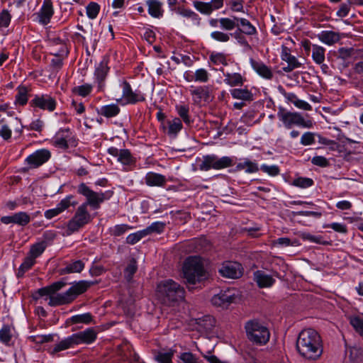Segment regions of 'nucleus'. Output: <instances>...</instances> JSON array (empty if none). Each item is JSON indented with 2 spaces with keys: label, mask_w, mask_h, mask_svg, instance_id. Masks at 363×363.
Masks as SVG:
<instances>
[{
  "label": "nucleus",
  "mask_w": 363,
  "mask_h": 363,
  "mask_svg": "<svg viewBox=\"0 0 363 363\" xmlns=\"http://www.w3.org/2000/svg\"><path fill=\"white\" fill-rule=\"evenodd\" d=\"M67 285L64 280H60L45 287L40 288L37 293L40 296H48L50 306H58L72 303L78 296L84 293L91 286L87 281L75 282L65 292L57 294ZM48 299V298H46Z\"/></svg>",
  "instance_id": "nucleus-1"
},
{
  "label": "nucleus",
  "mask_w": 363,
  "mask_h": 363,
  "mask_svg": "<svg viewBox=\"0 0 363 363\" xmlns=\"http://www.w3.org/2000/svg\"><path fill=\"white\" fill-rule=\"evenodd\" d=\"M250 65L253 69L262 78L271 80L274 77V73L271 67L267 66L261 61H256L251 58L250 60Z\"/></svg>",
  "instance_id": "nucleus-22"
},
{
  "label": "nucleus",
  "mask_w": 363,
  "mask_h": 363,
  "mask_svg": "<svg viewBox=\"0 0 363 363\" xmlns=\"http://www.w3.org/2000/svg\"><path fill=\"white\" fill-rule=\"evenodd\" d=\"M92 321V315L90 313H86L80 315H73L71 318L72 323H85L89 324Z\"/></svg>",
  "instance_id": "nucleus-52"
},
{
  "label": "nucleus",
  "mask_w": 363,
  "mask_h": 363,
  "mask_svg": "<svg viewBox=\"0 0 363 363\" xmlns=\"http://www.w3.org/2000/svg\"><path fill=\"white\" fill-rule=\"evenodd\" d=\"M238 18L234 16L233 18H220V28L225 30H233L239 26L238 23Z\"/></svg>",
  "instance_id": "nucleus-47"
},
{
  "label": "nucleus",
  "mask_w": 363,
  "mask_h": 363,
  "mask_svg": "<svg viewBox=\"0 0 363 363\" xmlns=\"http://www.w3.org/2000/svg\"><path fill=\"white\" fill-rule=\"evenodd\" d=\"M30 222V217L26 212L21 211L14 213V223L25 226Z\"/></svg>",
  "instance_id": "nucleus-51"
},
{
  "label": "nucleus",
  "mask_w": 363,
  "mask_h": 363,
  "mask_svg": "<svg viewBox=\"0 0 363 363\" xmlns=\"http://www.w3.org/2000/svg\"><path fill=\"white\" fill-rule=\"evenodd\" d=\"M167 123L168 125L167 134L171 136L175 137L183 128L182 121L179 118L169 120Z\"/></svg>",
  "instance_id": "nucleus-36"
},
{
  "label": "nucleus",
  "mask_w": 363,
  "mask_h": 363,
  "mask_svg": "<svg viewBox=\"0 0 363 363\" xmlns=\"http://www.w3.org/2000/svg\"><path fill=\"white\" fill-rule=\"evenodd\" d=\"M210 60L216 65H223L225 66L228 65L225 55L221 52L211 53Z\"/></svg>",
  "instance_id": "nucleus-57"
},
{
  "label": "nucleus",
  "mask_w": 363,
  "mask_h": 363,
  "mask_svg": "<svg viewBox=\"0 0 363 363\" xmlns=\"http://www.w3.org/2000/svg\"><path fill=\"white\" fill-rule=\"evenodd\" d=\"M195 104H201V102L208 103L211 101V87L210 86H200L190 90Z\"/></svg>",
  "instance_id": "nucleus-16"
},
{
  "label": "nucleus",
  "mask_w": 363,
  "mask_h": 363,
  "mask_svg": "<svg viewBox=\"0 0 363 363\" xmlns=\"http://www.w3.org/2000/svg\"><path fill=\"white\" fill-rule=\"evenodd\" d=\"M120 112V108L116 104H110L104 106L99 111V114L106 117L111 118L117 116Z\"/></svg>",
  "instance_id": "nucleus-43"
},
{
  "label": "nucleus",
  "mask_w": 363,
  "mask_h": 363,
  "mask_svg": "<svg viewBox=\"0 0 363 363\" xmlns=\"http://www.w3.org/2000/svg\"><path fill=\"white\" fill-rule=\"evenodd\" d=\"M245 330L247 338L257 345H265L270 337L268 328L260 322L253 320L245 324Z\"/></svg>",
  "instance_id": "nucleus-6"
},
{
  "label": "nucleus",
  "mask_w": 363,
  "mask_h": 363,
  "mask_svg": "<svg viewBox=\"0 0 363 363\" xmlns=\"http://www.w3.org/2000/svg\"><path fill=\"white\" fill-rule=\"evenodd\" d=\"M121 86L123 89L122 98L125 104H135L145 101L144 94L140 90L133 91L127 81H123Z\"/></svg>",
  "instance_id": "nucleus-12"
},
{
  "label": "nucleus",
  "mask_w": 363,
  "mask_h": 363,
  "mask_svg": "<svg viewBox=\"0 0 363 363\" xmlns=\"http://www.w3.org/2000/svg\"><path fill=\"white\" fill-rule=\"evenodd\" d=\"M279 120L284 123L285 128L290 129L293 125L304 128L311 126V121H306L302 115L297 112L280 111L278 113Z\"/></svg>",
  "instance_id": "nucleus-9"
},
{
  "label": "nucleus",
  "mask_w": 363,
  "mask_h": 363,
  "mask_svg": "<svg viewBox=\"0 0 363 363\" xmlns=\"http://www.w3.org/2000/svg\"><path fill=\"white\" fill-rule=\"evenodd\" d=\"M175 108L181 121H183L186 125H189L192 121L189 116V106L187 105H177Z\"/></svg>",
  "instance_id": "nucleus-41"
},
{
  "label": "nucleus",
  "mask_w": 363,
  "mask_h": 363,
  "mask_svg": "<svg viewBox=\"0 0 363 363\" xmlns=\"http://www.w3.org/2000/svg\"><path fill=\"white\" fill-rule=\"evenodd\" d=\"M108 152L118 158V161L123 164L128 165L133 162V158L130 152L127 149L118 150L116 147H111L108 149Z\"/></svg>",
  "instance_id": "nucleus-23"
},
{
  "label": "nucleus",
  "mask_w": 363,
  "mask_h": 363,
  "mask_svg": "<svg viewBox=\"0 0 363 363\" xmlns=\"http://www.w3.org/2000/svg\"><path fill=\"white\" fill-rule=\"evenodd\" d=\"M77 204V201L74 200L73 196H67L60 201L56 208L47 210L45 212V217L47 219H52L68 209L71 206H75Z\"/></svg>",
  "instance_id": "nucleus-14"
},
{
  "label": "nucleus",
  "mask_w": 363,
  "mask_h": 363,
  "mask_svg": "<svg viewBox=\"0 0 363 363\" xmlns=\"http://www.w3.org/2000/svg\"><path fill=\"white\" fill-rule=\"evenodd\" d=\"M11 123L6 121L5 118L0 119V136L4 140H9L12 135Z\"/></svg>",
  "instance_id": "nucleus-42"
},
{
  "label": "nucleus",
  "mask_w": 363,
  "mask_h": 363,
  "mask_svg": "<svg viewBox=\"0 0 363 363\" xmlns=\"http://www.w3.org/2000/svg\"><path fill=\"white\" fill-rule=\"evenodd\" d=\"M12 338L11 328L9 325H4L0 330V341L6 345H9Z\"/></svg>",
  "instance_id": "nucleus-53"
},
{
  "label": "nucleus",
  "mask_w": 363,
  "mask_h": 363,
  "mask_svg": "<svg viewBox=\"0 0 363 363\" xmlns=\"http://www.w3.org/2000/svg\"><path fill=\"white\" fill-rule=\"evenodd\" d=\"M298 354L306 360L317 361L323 352V340L319 333L311 328L303 330L296 340Z\"/></svg>",
  "instance_id": "nucleus-2"
},
{
  "label": "nucleus",
  "mask_w": 363,
  "mask_h": 363,
  "mask_svg": "<svg viewBox=\"0 0 363 363\" xmlns=\"http://www.w3.org/2000/svg\"><path fill=\"white\" fill-rule=\"evenodd\" d=\"M165 227V223L163 222L157 221L152 223L150 226L147 227L149 231L150 235L156 233H161L164 231Z\"/></svg>",
  "instance_id": "nucleus-64"
},
{
  "label": "nucleus",
  "mask_w": 363,
  "mask_h": 363,
  "mask_svg": "<svg viewBox=\"0 0 363 363\" xmlns=\"http://www.w3.org/2000/svg\"><path fill=\"white\" fill-rule=\"evenodd\" d=\"M92 91V86L89 84H84L81 86H74L72 89L73 94L82 97H86L90 94Z\"/></svg>",
  "instance_id": "nucleus-50"
},
{
  "label": "nucleus",
  "mask_w": 363,
  "mask_h": 363,
  "mask_svg": "<svg viewBox=\"0 0 363 363\" xmlns=\"http://www.w3.org/2000/svg\"><path fill=\"white\" fill-rule=\"evenodd\" d=\"M347 320L359 335L363 333V318L357 315H351L347 316Z\"/></svg>",
  "instance_id": "nucleus-39"
},
{
  "label": "nucleus",
  "mask_w": 363,
  "mask_h": 363,
  "mask_svg": "<svg viewBox=\"0 0 363 363\" xmlns=\"http://www.w3.org/2000/svg\"><path fill=\"white\" fill-rule=\"evenodd\" d=\"M180 363H198V358L195 354L189 352H185L179 356Z\"/></svg>",
  "instance_id": "nucleus-58"
},
{
  "label": "nucleus",
  "mask_w": 363,
  "mask_h": 363,
  "mask_svg": "<svg viewBox=\"0 0 363 363\" xmlns=\"http://www.w3.org/2000/svg\"><path fill=\"white\" fill-rule=\"evenodd\" d=\"M54 14L52 0H44L40 11L36 13L38 22L42 25H48Z\"/></svg>",
  "instance_id": "nucleus-19"
},
{
  "label": "nucleus",
  "mask_w": 363,
  "mask_h": 363,
  "mask_svg": "<svg viewBox=\"0 0 363 363\" xmlns=\"http://www.w3.org/2000/svg\"><path fill=\"white\" fill-rule=\"evenodd\" d=\"M228 5L233 11L243 12L245 0H228Z\"/></svg>",
  "instance_id": "nucleus-61"
},
{
  "label": "nucleus",
  "mask_w": 363,
  "mask_h": 363,
  "mask_svg": "<svg viewBox=\"0 0 363 363\" xmlns=\"http://www.w3.org/2000/svg\"><path fill=\"white\" fill-rule=\"evenodd\" d=\"M209 79V74L205 69H199L194 73V81L202 83L207 82Z\"/></svg>",
  "instance_id": "nucleus-60"
},
{
  "label": "nucleus",
  "mask_w": 363,
  "mask_h": 363,
  "mask_svg": "<svg viewBox=\"0 0 363 363\" xmlns=\"http://www.w3.org/2000/svg\"><path fill=\"white\" fill-rule=\"evenodd\" d=\"M183 273L186 282L190 284H194L204 279L205 270L199 257H189L184 264Z\"/></svg>",
  "instance_id": "nucleus-5"
},
{
  "label": "nucleus",
  "mask_w": 363,
  "mask_h": 363,
  "mask_svg": "<svg viewBox=\"0 0 363 363\" xmlns=\"http://www.w3.org/2000/svg\"><path fill=\"white\" fill-rule=\"evenodd\" d=\"M193 4L195 9L203 14L210 15L213 13L209 2L195 1Z\"/></svg>",
  "instance_id": "nucleus-54"
},
{
  "label": "nucleus",
  "mask_w": 363,
  "mask_h": 363,
  "mask_svg": "<svg viewBox=\"0 0 363 363\" xmlns=\"http://www.w3.org/2000/svg\"><path fill=\"white\" fill-rule=\"evenodd\" d=\"M237 27L240 33H242L247 35H254L257 33L256 28L246 18H238Z\"/></svg>",
  "instance_id": "nucleus-31"
},
{
  "label": "nucleus",
  "mask_w": 363,
  "mask_h": 363,
  "mask_svg": "<svg viewBox=\"0 0 363 363\" xmlns=\"http://www.w3.org/2000/svg\"><path fill=\"white\" fill-rule=\"evenodd\" d=\"M325 49L318 45H312V58L318 65H322L325 61Z\"/></svg>",
  "instance_id": "nucleus-37"
},
{
  "label": "nucleus",
  "mask_w": 363,
  "mask_h": 363,
  "mask_svg": "<svg viewBox=\"0 0 363 363\" xmlns=\"http://www.w3.org/2000/svg\"><path fill=\"white\" fill-rule=\"evenodd\" d=\"M292 184L300 188H308L313 184V181L310 178L298 177L293 181Z\"/></svg>",
  "instance_id": "nucleus-59"
},
{
  "label": "nucleus",
  "mask_w": 363,
  "mask_h": 363,
  "mask_svg": "<svg viewBox=\"0 0 363 363\" xmlns=\"http://www.w3.org/2000/svg\"><path fill=\"white\" fill-rule=\"evenodd\" d=\"M230 94L233 99H240L247 101H250L253 100V94L247 88L231 89Z\"/></svg>",
  "instance_id": "nucleus-35"
},
{
  "label": "nucleus",
  "mask_w": 363,
  "mask_h": 363,
  "mask_svg": "<svg viewBox=\"0 0 363 363\" xmlns=\"http://www.w3.org/2000/svg\"><path fill=\"white\" fill-rule=\"evenodd\" d=\"M145 184L149 186H164L167 183V179L165 176L150 172L146 174L145 178Z\"/></svg>",
  "instance_id": "nucleus-26"
},
{
  "label": "nucleus",
  "mask_w": 363,
  "mask_h": 363,
  "mask_svg": "<svg viewBox=\"0 0 363 363\" xmlns=\"http://www.w3.org/2000/svg\"><path fill=\"white\" fill-rule=\"evenodd\" d=\"M76 345L80 344L89 345L97 337V331L94 328H89L83 331L72 334Z\"/></svg>",
  "instance_id": "nucleus-18"
},
{
  "label": "nucleus",
  "mask_w": 363,
  "mask_h": 363,
  "mask_svg": "<svg viewBox=\"0 0 363 363\" xmlns=\"http://www.w3.org/2000/svg\"><path fill=\"white\" fill-rule=\"evenodd\" d=\"M35 263V259L30 257V255L27 256L23 263L21 264L18 272V277H23L24 274L28 271Z\"/></svg>",
  "instance_id": "nucleus-45"
},
{
  "label": "nucleus",
  "mask_w": 363,
  "mask_h": 363,
  "mask_svg": "<svg viewBox=\"0 0 363 363\" xmlns=\"http://www.w3.org/2000/svg\"><path fill=\"white\" fill-rule=\"evenodd\" d=\"M221 276L229 279H238L243 274V267L237 262L227 261L218 269Z\"/></svg>",
  "instance_id": "nucleus-11"
},
{
  "label": "nucleus",
  "mask_w": 363,
  "mask_h": 363,
  "mask_svg": "<svg viewBox=\"0 0 363 363\" xmlns=\"http://www.w3.org/2000/svg\"><path fill=\"white\" fill-rule=\"evenodd\" d=\"M235 299V296L230 291H220L219 294L214 295L211 298V303L213 306L227 308Z\"/></svg>",
  "instance_id": "nucleus-20"
},
{
  "label": "nucleus",
  "mask_w": 363,
  "mask_h": 363,
  "mask_svg": "<svg viewBox=\"0 0 363 363\" xmlns=\"http://www.w3.org/2000/svg\"><path fill=\"white\" fill-rule=\"evenodd\" d=\"M138 270L137 261L133 258L130 260L124 271V276L128 281L133 279V275Z\"/></svg>",
  "instance_id": "nucleus-48"
},
{
  "label": "nucleus",
  "mask_w": 363,
  "mask_h": 363,
  "mask_svg": "<svg viewBox=\"0 0 363 363\" xmlns=\"http://www.w3.org/2000/svg\"><path fill=\"white\" fill-rule=\"evenodd\" d=\"M61 53L53 52L52 53L55 57L52 59L50 62V67L55 72H58L62 67L64 56H67V51L66 48L64 46L60 50Z\"/></svg>",
  "instance_id": "nucleus-32"
},
{
  "label": "nucleus",
  "mask_w": 363,
  "mask_h": 363,
  "mask_svg": "<svg viewBox=\"0 0 363 363\" xmlns=\"http://www.w3.org/2000/svg\"><path fill=\"white\" fill-rule=\"evenodd\" d=\"M157 296L165 305L173 306L184 300L185 290L180 284L172 279H165L158 283Z\"/></svg>",
  "instance_id": "nucleus-3"
},
{
  "label": "nucleus",
  "mask_w": 363,
  "mask_h": 363,
  "mask_svg": "<svg viewBox=\"0 0 363 363\" xmlns=\"http://www.w3.org/2000/svg\"><path fill=\"white\" fill-rule=\"evenodd\" d=\"M198 324L203 330L208 332L214 327L215 319L211 315H206L199 320Z\"/></svg>",
  "instance_id": "nucleus-49"
},
{
  "label": "nucleus",
  "mask_w": 363,
  "mask_h": 363,
  "mask_svg": "<svg viewBox=\"0 0 363 363\" xmlns=\"http://www.w3.org/2000/svg\"><path fill=\"white\" fill-rule=\"evenodd\" d=\"M92 220V217L88 211L86 205L81 204L76 210L72 218L69 220L67 226V234L68 235L78 231L85 225Z\"/></svg>",
  "instance_id": "nucleus-8"
},
{
  "label": "nucleus",
  "mask_w": 363,
  "mask_h": 363,
  "mask_svg": "<svg viewBox=\"0 0 363 363\" xmlns=\"http://www.w3.org/2000/svg\"><path fill=\"white\" fill-rule=\"evenodd\" d=\"M76 344L72 335L55 345L50 350V353L52 355H55L60 352L72 348Z\"/></svg>",
  "instance_id": "nucleus-28"
},
{
  "label": "nucleus",
  "mask_w": 363,
  "mask_h": 363,
  "mask_svg": "<svg viewBox=\"0 0 363 363\" xmlns=\"http://www.w3.org/2000/svg\"><path fill=\"white\" fill-rule=\"evenodd\" d=\"M30 105L33 108L52 112L56 108L57 101L49 94H37L30 101Z\"/></svg>",
  "instance_id": "nucleus-10"
},
{
  "label": "nucleus",
  "mask_w": 363,
  "mask_h": 363,
  "mask_svg": "<svg viewBox=\"0 0 363 363\" xmlns=\"http://www.w3.org/2000/svg\"><path fill=\"white\" fill-rule=\"evenodd\" d=\"M47 243L45 241L35 243L30 247L28 255L35 259L45 251Z\"/></svg>",
  "instance_id": "nucleus-46"
},
{
  "label": "nucleus",
  "mask_w": 363,
  "mask_h": 363,
  "mask_svg": "<svg viewBox=\"0 0 363 363\" xmlns=\"http://www.w3.org/2000/svg\"><path fill=\"white\" fill-rule=\"evenodd\" d=\"M69 135L70 131L69 128L60 130L54 138L55 145L65 150L67 149L69 147L67 138Z\"/></svg>",
  "instance_id": "nucleus-29"
},
{
  "label": "nucleus",
  "mask_w": 363,
  "mask_h": 363,
  "mask_svg": "<svg viewBox=\"0 0 363 363\" xmlns=\"http://www.w3.org/2000/svg\"><path fill=\"white\" fill-rule=\"evenodd\" d=\"M254 281L259 288H267L272 286L275 279L272 276L267 274L264 271L257 270L254 272Z\"/></svg>",
  "instance_id": "nucleus-25"
},
{
  "label": "nucleus",
  "mask_w": 363,
  "mask_h": 363,
  "mask_svg": "<svg viewBox=\"0 0 363 363\" xmlns=\"http://www.w3.org/2000/svg\"><path fill=\"white\" fill-rule=\"evenodd\" d=\"M51 157L50 152L47 149L36 150L26 159V162L30 168H37L45 163Z\"/></svg>",
  "instance_id": "nucleus-13"
},
{
  "label": "nucleus",
  "mask_w": 363,
  "mask_h": 363,
  "mask_svg": "<svg viewBox=\"0 0 363 363\" xmlns=\"http://www.w3.org/2000/svg\"><path fill=\"white\" fill-rule=\"evenodd\" d=\"M178 13L184 17L189 18H191L192 21H196L198 24L201 21V18L199 17V16L194 11H191V9L179 8Z\"/></svg>",
  "instance_id": "nucleus-55"
},
{
  "label": "nucleus",
  "mask_w": 363,
  "mask_h": 363,
  "mask_svg": "<svg viewBox=\"0 0 363 363\" xmlns=\"http://www.w3.org/2000/svg\"><path fill=\"white\" fill-rule=\"evenodd\" d=\"M11 16L9 11L6 9H4L0 13V27L7 28L11 22Z\"/></svg>",
  "instance_id": "nucleus-62"
},
{
  "label": "nucleus",
  "mask_w": 363,
  "mask_h": 363,
  "mask_svg": "<svg viewBox=\"0 0 363 363\" xmlns=\"http://www.w3.org/2000/svg\"><path fill=\"white\" fill-rule=\"evenodd\" d=\"M147 5L148 6V13L154 18H160L163 15V10L162 9V3L157 0H147Z\"/></svg>",
  "instance_id": "nucleus-34"
},
{
  "label": "nucleus",
  "mask_w": 363,
  "mask_h": 363,
  "mask_svg": "<svg viewBox=\"0 0 363 363\" xmlns=\"http://www.w3.org/2000/svg\"><path fill=\"white\" fill-rule=\"evenodd\" d=\"M77 192L86 197V201L82 204L86 205L87 208L89 206L94 210L99 209L101 203L105 200L109 199L113 195V192L111 191L96 192L91 190L84 183H82L79 185Z\"/></svg>",
  "instance_id": "nucleus-4"
},
{
  "label": "nucleus",
  "mask_w": 363,
  "mask_h": 363,
  "mask_svg": "<svg viewBox=\"0 0 363 363\" xmlns=\"http://www.w3.org/2000/svg\"><path fill=\"white\" fill-rule=\"evenodd\" d=\"M346 354L350 362L352 363H360L363 362V347L354 345L346 346Z\"/></svg>",
  "instance_id": "nucleus-27"
},
{
  "label": "nucleus",
  "mask_w": 363,
  "mask_h": 363,
  "mask_svg": "<svg viewBox=\"0 0 363 363\" xmlns=\"http://www.w3.org/2000/svg\"><path fill=\"white\" fill-rule=\"evenodd\" d=\"M281 58L283 61L287 62V66L282 68L285 72H290L301 67V63L295 56L291 54V50L285 45L281 46Z\"/></svg>",
  "instance_id": "nucleus-17"
},
{
  "label": "nucleus",
  "mask_w": 363,
  "mask_h": 363,
  "mask_svg": "<svg viewBox=\"0 0 363 363\" xmlns=\"http://www.w3.org/2000/svg\"><path fill=\"white\" fill-rule=\"evenodd\" d=\"M84 268V263L82 260H76L67 264L65 267L60 269L59 274L65 275L67 274L79 273Z\"/></svg>",
  "instance_id": "nucleus-30"
},
{
  "label": "nucleus",
  "mask_w": 363,
  "mask_h": 363,
  "mask_svg": "<svg viewBox=\"0 0 363 363\" xmlns=\"http://www.w3.org/2000/svg\"><path fill=\"white\" fill-rule=\"evenodd\" d=\"M343 34L333 30H323L317 37L320 41L328 45H333L342 38Z\"/></svg>",
  "instance_id": "nucleus-24"
},
{
  "label": "nucleus",
  "mask_w": 363,
  "mask_h": 363,
  "mask_svg": "<svg viewBox=\"0 0 363 363\" xmlns=\"http://www.w3.org/2000/svg\"><path fill=\"white\" fill-rule=\"evenodd\" d=\"M174 350L169 349L167 351H158L155 355V359L159 363H172V357Z\"/></svg>",
  "instance_id": "nucleus-40"
},
{
  "label": "nucleus",
  "mask_w": 363,
  "mask_h": 363,
  "mask_svg": "<svg viewBox=\"0 0 363 363\" xmlns=\"http://www.w3.org/2000/svg\"><path fill=\"white\" fill-rule=\"evenodd\" d=\"M235 164L233 157L223 156L218 157L216 155H206L199 159V169L201 171L207 172L213 169L220 170L230 167Z\"/></svg>",
  "instance_id": "nucleus-7"
},
{
  "label": "nucleus",
  "mask_w": 363,
  "mask_h": 363,
  "mask_svg": "<svg viewBox=\"0 0 363 363\" xmlns=\"http://www.w3.org/2000/svg\"><path fill=\"white\" fill-rule=\"evenodd\" d=\"M86 9L87 16L90 19H94L96 18L99 13L100 6L97 3L91 2L87 5Z\"/></svg>",
  "instance_id": "nucleus-56"
},
{
  "label": "nucleus",
  "mask_w": 363,
  "mask_h": 363,
  "mask_svg": "<svg viewBox=\"0 0 363 363\" xmlns=\"http://www.w3.org/2000/svg\"><path fill=\"white\" fill-rule=\"evenodd\" d=\"M224 77V82L230 86H242L245 81L240 73H226Z\"/></svg>",
  "instance_id": "nucleus-33"
},
{
  "label": "nucleus",
  "mask_w": 363,
  "mask_h": 363,
  "mask_svg": "<svg viewBox=\"0 0 363 363\" xmlns=\"http://www.w3.org/2000/svg\"><path fill=\"white\" fill-rule=\"evenodd\" d=\"M236 170H245L247 173H255L259 171L258 164L254 162L245 159L243 162L236 165Z\"/></svg>",
  "instance_id": "nucleus-38"
},
{
  "label": "nucleus",
  "mask_w": 363,
  "mask_h": 363,
  "mask_svg": "<svg viewBox=\"0 0 363 363\" xmlns=\"http://www.w3.org/2000/svg\"><path fill=\"white\" fill-rule=\"evenodd\" d=\"M242 33L236 30L233 34L225 33L223 31L216 30L211 33L212 39L220 43H227L230 40V36L233 35L238 42L243 45L249 47V44L245 38L242 35Z\"/></svg>",
  "instance_id": "nucleus-15"
},
{
  "label": "nucleus",
  "mask_w": 363,
  "mask_h": 363,
  "mask_svg": "<svg viewBox=\"0 0 363 363\" xmlns=\"http://www.w3.org/2000/svg\"><path fill=\"white\" fill-rule=\"evenodd\" d=\"M260 169L264 173L268 174L270 176L274 177L280 173L279 167L277 165H267L262 164L260 167Z\"/></svg>",
  "instance_id": "nucleus-63"
},
{
  "label": "nucleus",
  "mask_w": 363,
  "mask_h": 363,
  "mask_svg": "<svg viewBox=\"0 0 363 363\" xmlns=\"http://www.w3.org/2000/svg\"><path fill=\"white\" fill-rule=\"evenodd\" d=\"M109 67L106 60H103L95 69L94 76L99 91H101L104 89L105 79Z\"/></svg>",
  "instance_id": "nucleus-21"
},
{
  "label": "nucleus",
  "mask_w": 363,
  "mask_h": 363,
  "mask_svg": "<svg viewBox=\"0 0 363 363\" xmlns=\"http://www.w3.org/2000/svg\"><path fill=\"white\" fill-rule=\"evenodd\" d=\"M17 94L16 96V104H18L21 106H24L28 102V89L25 86H19L17 88Z\"/></svg>",
  "instance_id": "nucleus-44"
}]
</instances>
